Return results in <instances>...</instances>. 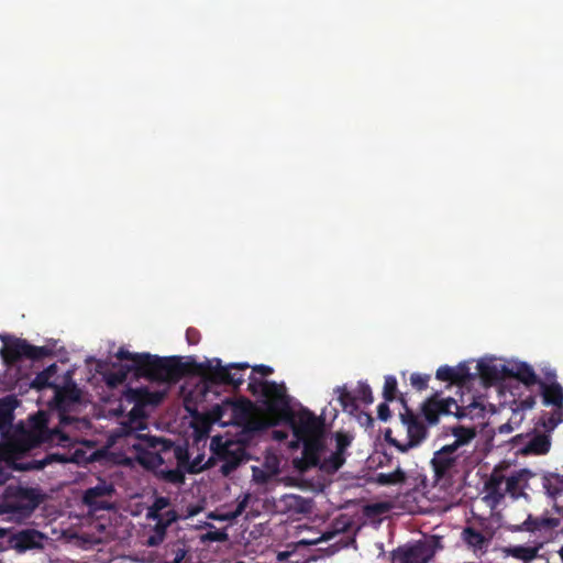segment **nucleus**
I'll return each instance as SVG.
<instances>
[{
	"mask_svg": "<svg viewBox=\"0 0 563 563\" xmlns=\"http://www.w3.org/2000/svg\"><path fill=\"white\" fill-rule=\"evenodd\" d=\"M19 401L14 396L0 399V432L4 440V451L11 468L19 472L40 471L52 462L55 455L46 454L37 460L26 455L33 449L53 444L60 432L48 428V417L44 411L30 416L27 424L22 421L13 426L14 410Z\"/></svg>",
	"mask_w": 563,
	"mask_h": 563,
	"instance_id": "obj_1",
	"label": "nucleus"
},
{
	"mask_svg": "<svg viewBox=\"0 0 563 563\" xmlns=\"http://www.w3.org/2000/svg\"><path fill=\"white\" fill-rule=\"evenodd\" d=\"M115 356L120 361H130L128 371H133L136 377L155 383L176 384L186 376H199L208 368V363H198L195 360L183 362L180 356L132 353L123 347L119 349Z\"/></svg>",
	"mask_w": 563,
	"mask_h": 563,
	"instance_id": "obj_2",
	"label": "nucleus"
},
{
	"mask_svg": "<svg viewBox=\"0 0 563 563\" xmlns=\"http://www.w3.org/2000/svg\"><path fill=\"white\" fill-rule=\"evenodd\" d=\"M288 421L291 423L294 435L302 443L305 463L307 466L316 467L325 450L324 418L302 408L296 415L292 412V418Z\"/></svg>",
	"mask_w": 563,
	"mask_h": 563,
	"instance_id": "obj_3",
	"label": "nucleus"
},
{
	"mask_svg": "<svg viewBox=\"0 0 563 563\" xmlns=\"http://www.w3.org/2000/svg\"><path fill=\"white\" fill-rule=\"evenodd\" d=\"M41 501L42 497L37 489L9 485L0 501V515H7L11 521L21 522L33 514Z\"/></svg>",
	"mask_w": 563,
	"mask_h": 563,
	"instance_id": "obj_4",
	"label": "nucleus"
},
{
	"mask_svg": "<svg viewBox=\"0 0 563 563\" xmlns=\"http://www.w3.org/2000/svg\"><path fill=\"white\" fill-rule=\"evenodd\" d=\"M399 401L404 407V411L399 413L400 421L406 428L407 439L399 441L393 437L391 429H386L384 433L385 441L395 446L399 452L406 453L409 450L419 446L428 437V427L420 419V417L413 412L407 405V400L402 395L399 397Z\"/></svg>",
	"mask_w": 563,
	"mask_h": 563,
	"instance_id": "obj_5",
	"label": "nucleus"
},
{
	"mask_svg": "<svg viewBox=\"0 0 563 563\" xmlns=\"http://www.w3.org/2000/svg\"><path fill=\"white\" fill-rule=\"evenodd\" d=\"M0 340L3 343L0 354L8 366H14L24 358L35 362L49 355L46 346L32 345L26 340L12 334H0Z\"/></svg>",
	"mask_w": 563,
	"mask_h": 563,
	"instance_id": "obj_6",
	"label": "nucleus"
},
{
	"mask_svg": "<svg viewBox=\"0 0 563 563\" xmlns=\"http://www.w3.org/2000/svg\"><path fill=\"white\" fill-rule=\"evenodd\" d=\"M210 451L216 461L222 462L220 472L223 476H229L243 462L247 460V454L243 444L239 441L224 440L221 435L211 438Z\"/></svg>",
	"mask_w": 563,
	"mask_h": 563,
	"instance_id": "obj_7",
	"label": "nucleus"
},
{
	"mask_svg": "<svg viewBox=\"0 0 563 563\" xmlns=\"http://www.w3.org/2000/svg\"><path fill=\"white\" fill-rule=\"evenodd\" d=\"M262 385L263 405L269 418L276 422L290 420L292 410L289 398L286 394V387L274 380L260 382Z\"/></svg>",
	"mask_w": 563,
	"mask_h": 563,
	"instance_id": "obj_8",
	"label": "nucleus"
},
{
	"mask_svg": "<svg viewBox=\"0 0 563 563\" xmlns=\"http://www.w3.org/2000/svg\"><path fill=\"white\" fill-rule=\"evenodd\" d=\"M203 363H208V368H205L199 376L205 382L213 385H230L235 389L244 383V376L232 371H246L250 367L247 363H229L223 366L220 358L207 360Z\"/></svg>",
	"mask_w": 563,
	"mask_h": 563,
	"instance_id": "obj_9",
	"label": "nucleus"
},
{
	"mask_svg": "<svg viewBox=\"0 0 563 563\" xmlns=\"http://www.w3.org/2000/svg\"><path fill=\"white\" fill-rule=\"evenodd\" d=\"M172 448L170 440L156 437H141L140 442L133 444V449L137 452V462L154 474L164 464L161 454L170 451Z\"/></svg>",
	"mask_w": 563,
	"mask_h": 563,
	"instance_id": "obj_10",
	"label": "nucleus"
},
{
	"mask_svg": "<svg viewBox=\"0 0 563 563\" xmlns=\"http://www.w3.org/2000/svg\"><path fill=\"white\" fill-rule=\"evenodd\" d=\"M421 413L429 426L437 424L441 416L454 415L459 419L467 416L466 408L461 407L454 398H440L439 393L421 404Z\"/></svg>",
	"mask_w": 563,
	"mask_h": 563,
	"instance_id": "obj_11",
	"label": "nucleus"
},
{
	"mask_svg": "<svg viewBox=\"0 0 563 563\" xmlns=\"http://www.w3.org/2000/svg\"><path fill=\"white\" fill-rule=\"evenodd\" d=\"M255 410L254 404L247 398L238 400L225 399L212 409L214 420L240 426Z\"/></svg>",
	"mask_w": 563,
	"mask_h": 563,
	"instance_id": "obj_12",
	"label": "nucleus"
},
{
	"mask_svg": "<svg viewBox=\"0 0 563 563\" xmlns=\"http://www.w3.org/2000/svg\"><path fill=\"white\" fill-rule=\"evenodd\" d=\"M48 537L36 529H22L8 536L9 547L19 553L43 550Z\"/></svg>",
	"mask_w": 563,
	"mask_h": 563,
	"instance_id": "obj_13",
	"label": "nucleus"
},
{
	"mask_svg": "<svg viewBox=\"0 0 563 563\" xmlns=\"http://www.w3.org/2000/svg\"><path fill=\"white\" fill-rule=\"evenodd\" d=\"M460 454L448 444L435 451L431 460V465L435 478H450L459 463Z\"/></svg>",
	"mask_w": 563,
	"mask_h": 563,
	"instance_id": "obj_14",
	"label": "nucleus"
},
{
	"mask_svg": "<svg viewBox=\"0 0 563 563\" xmlns=\"http://www.w3.org/2000/svg\"><path fill=\"white\" fill-rule=\"evenodd\" d=\"M114 493L115 488L112 483L100 479L96 486L85 490L82 501L93 510H109L112 508V505L103 498L112 497Z\"/></svg>",
	"mask_w": 563,
	"mask_h": 563,
	"instance_id": "obj_15",
	"label": "nucleus"
},
{
	"mask_svg": "<svg viewBox=\"0 0 563 563\" xmlns=\"http://www.w3.org/2000/svg\"><path fill=\"white\" fill-rule=\"evenodd\" d=\"M54 391L52 405L62 412L68 411L74 405L80 402L81 390L74 382L65 386L55 385Z\"/></svg>",
	"mask_w": 563,
	"mask_h": 563,
	"instance_id": "obj_16",
	"label": "nucleus"
},
{
	"mask_svg": "<svg viewBox=\"0 0 563 563\" xmlns=\"http://www.w3.org/2000/svg\"><path fill=\"white\" fill-rule=\"evenodd\" d=\"M433 551L424 542H417L406 548H400L395 553L394 563H428Z\"/></svg>",
	"mask_w": 563,
	"mask_h": 563,
	"instance_id": "obj_17",
	"label": "nucleus"
},
{
	"mask_svg": "<svg viewBox=\"0 0 563 563\" xmlns=\"http://www.w3.org/2000/svg\"><path fill=\"white\" fill-rule=\"evenodd\" d=\"M560 523L561 520L555 517H533L532 515H528L527 519L517 528V530L536 533L553 530L558 528Z\"/></svg>",
	"mask_w": 563,
	"mask_h": 563,
	"instance_id": "obj_18",
	"label": "nucleus"
},
{
	"mask_svg": "<svg viewBox=\"0 0 563 563\" xmlns=\"http://www.w3.org/2000/svg\"><path fill=\"white\" fill-rule=\"evenodd\" d=\"M533 477L530 470L522 468L509 477H505V495L509 494L514 498L522 495V490L528 486V482Z\"/></svg>",
	"mask_w": 563,
	"mask_h": 563,
	"instance_id": "obj_19",
	"label": "nucleus"
},
{
	"mask_svg": "<svg viewBox=\"0 0 563 563\" xmlns=\"http://www.w3.org/2000/svg\"><path fill=\"white\" fill-rule=\"evenodd\" d=\"M551 449V438L545 433L533 434L520 450L523 455H544Z\"/></svg>",
	"mask_w": 563,
	"mask_h": 563,
	"instance_id": "obj_20",
	"label": "nucleus"
},
{
	"mask_svg": "<svg viewBox=\"0 0 563 563\" xmlns=\"http://www.w3.org/2000/svg\"><path fill=\"white\" fill-rule=\"evenodd\" d=\"M539 384L544 405H553L555 407L563 406V387L559 383L548 385L540 382Z\"/></svg>",
	"mask_w": 563,
	"mask_h": 563,
	"instance_id": "obj_21",
	"label": "nucleus"
},
{
	"mask_svg": "<svg viewBox=\"0 0 563 563\" xmlns=\"http://www.w3.org/2000/svg\"><path fill=\"white\" fill-rule=\"evenodd\" d=\"M505 483V476L496 471H494L485 483V489L488 493V497L493 499L495 504H499L505 497V488H503V484Z\"/></svg>",
	"mask_w": 563,
	"mask_h": 563,
	"instance_id": "obj_22",
	"label": "nucleus"
},
{
	"mask_svg": "<svg viewBox=\"0 0 563 563\" xmlns=\"http://www.w3.org/2000/svg\"><path fill=\"white\" fill-rule=\"evenodd\" d=\"M278 422L275 420H267L261 417H257L253 413L249 416L246 420H244L239 427L242 428L243 433L247 435H253L256 432L264 431L269 427L276 426Z\"/></svg>",
	"mask_w": 563,
	"mask_h": 563,
	"instance_id": "obj_23",
	"label": "nucleus"
},
{
	"mask_svg": "<svg viewBox=\"0 0 563 563\" xmlns=\"http://www.w3.org/2000/svg\"><path fill=\"white\" fill-rule=\"evenodd\" d=\"M510 376L515 377L526 386H532L540 383L534 369L527 363H518L510 371Z\"/></svg>",
	"mask_w": 563,
	"mask_h": 563,
	"instance_id": "obj_24",
	"label": "nucleus"
},
{
	"mask_svg": "<svg viewBox=\"0 0 563 563\" xmlns=\"http://www.w3.org/2000/svg\"><path fill=\"white\" fill-rule=\"evenodd\" d=\"M451 433L454 435L455 440L448 445L452 446L456 452L461 446L468 444L476 437L475 428L460 424L452 427Z\"/></svg>",
	"mask_w": 563,
	"mask_h": 563,
	"instance_id": "obj_25",
	"label": "nucleus"
},
{
	"mask_svg": "<svg viewBox=\"0 0 563 563\" xmlns=\"http://www.w3.org/2000/svg\"><path fill=\"white\" fill-rule=\"evenodd\" d=\"M477 372L485 385H493L501 378V372L498 366L492 362H478Z\"/></svg>",
	"mask_w": 563,
	"mask_h": 563,
	"instance_id": "obj_26",
	"label": "nucleus"
},
{
	"mask_svg": "<svg viewBox=\"0 0 563 563\" xmlns=\"http://www.w3.org/2000/svg\"><path fill=\"white\" fill-rule=\"evenodd\" d=\"M542 487L547 495L556 498L563 493V476L555 473H547L542 477Z\"/></svg>",
	"mask_w": 563,
	"mask_h": 563,
	"instance_id": "obj_27",
	"label": "nucleus"
},
{
	"mask_svg": "<svg viewBox=\"0 0 563 563\" xmlns=\"http://www.w3.org/2000/svg\"><path fill=\"white\" fill-rule=\"evenodd\" d=\"M129 398L136 405H155L159 401L161 396L156 393H151L146 388H136L129 390Z\"/></svg>",
	"mask_w": 563,
	"mask_h": 563,
	"instance_id": "obj_28",
	"label": "nucleus"
},
{
	"mask_svg": "<svg viewBox=\"0 0 563 563\" xmlns=\"http://www.w3.org/2000/svg\"><path fill=\"white\" fill-rule=\"evenodd\" d=\"M407 475L404 470L397 467L391 473H378L375 477V483L382 486H393L404 484Z\"/></svg>",
	"mask_w": 563,
	"mask_h": 563,
	"instance_id": "obj_29",
	"label": "nucleus"
},
{
	"mask_svg": "<svg viewBox=\"0 0 563 563\" xmlns=\"http://www.w3.org/2000/svg\"><path fill=\"white\" fill-rule=\"evenodd\" d=\"M57 373V365L52 364L47 366L44 371L36 374L35 378L32 382V386L38 390L44 388L53 387L54 384L51 382V378L55 376Z\"/></svg>",
	"mask_w": 563,
	"mask_h": 563,
	"instance_id": "obj_30",
	"label": "nucleus"
},
{
	"mask_svg": "<svg viewBox=\"0 0 563 563\" xmlns=\"http://www.w3.org/2000/svg\"><path fill=\"white\" fill-rule=\"evenodd\" d=\"M345 463V455H341L338 452H332L328 457L319 461L317 466L328 474L338 472Z\"/></svg>",
	"mask_w": 563,
	"mask_h": 563,
	"instance_id": "obj_31",
	"label": "nucleus"
},
{
	"mask_svg": "<svg viewBox=\"0 0 563 563\" xmlns=\"http://www.w3.org/2000/svg\"><path fill=\"white\" fill-rule=\"evenodd\" d=\"M463 540L475 551L482 550L486 543L484 534L472 527H466L463 530Z\"/></svg>",
	"mask_w": 563,
	"mask_h": 563,
	"instance_id": "obj_32",
	"label": "nucleus"
},
{
	"mask_svg": "<svg viewBox=\"0 0 563 563\" xmlns=\"http://www.w3.org/2000/svg\"><path fill=\"white\" fill-rule=\"evenodd\" d=\"M155 476L166 483L170 484H183L185 482V474L180 468L167 470L163 466L156 471Z\"/></svg>",
	"mask_w": 563,
	"mask_h": 563,
	"instance_id": "obj_33",
	"label": "nucleus"
},
{
	"mask_svg": "<svg viewBox=\"0 0 563 563\" xmlns=\"http://www.w3.org/2000/svg\"><path fill=\"white\" fill-rule=\"evenodd\" d=\"M335 393L344 411L354 412L358 409L356 396H353L345 386L336 387Z\"/></svg>",
	"mask_w": 563,
	"mask_h": 563,
	"instance_id": "obj_34",
	"label": "nucleus"
},
{
	"mask_svg": "<svg viewBox=\"0 0 563 563\" xmlns=\"http://www.w3.org/2000/svg\"><path fill=\"white\" fill-rule=\"evenodd\" d=\"M561 422H563V406L556 407L548 417L541 418V424L548 432L553 431Z\"/></svg>",
	"mask_w": 563,
	"mask_h": 563,
	"instance_id": "obj_35",
	"label": "nucleus"
},
{
	"mask_svg": "<svg viewBox=\"0 0 563 563\" xmlns=\"http://www.w3.org/2000/svg\"><path fill=\"white\" fill-rule=\"evenodd\" d=\"M165 519L161 517L159 519H156V523L154 526V531L156 534H159L162 537H165L167 528L177 520V514L175 510H168L165 514Z\"/></svg>",
	"mask_w": 563,
	"mask_h": 563,
	"instance_id": "obj_36",
	"label": "nucleus"
},
{
	"mask_svg": "<svg viewBox=\"0 0 563 563\" xmlns=\"http://www.w3.org/2000/svg\"><path fill=\"white\" fill-rule=\"evenodd\" d=\"M169 505V499L167 497H156L153 505L148 508L146 517L152 520L159 519L163 517L162 510L165 509Z\"/></svg>",
	"mask_w": 563,
	"mask_h": 563,
	"instance_id": "obj_37",
	"label": "nucleus"
},
{
	"mask_svg": "<svg viewBox=\"0 0 563 563\" xmlns=\"http://www.w3.org/2000/svg\"><path fill=\"white\" fill-rule=\"evenodd\" d=\"M335 452L345 455L346 449L352 444L354 437L349 432L339 431L334 434Z\"/></svg>",
	"mask_w": 563,
	"mask_h": 563,
	"instance_id": "obj_38",
	"label": "nucleus"
},
{
	"mask_svg": "<svg viewBox=\"0 0 563 563\" xmlns=\"http://www.w3.org/2000/svg\"><path fill=\"white\" fill-rule=\"evenodd\" d=\"M397 379L393 375H387L385 377L384 388H383V397L386 401H394L397 395Z\"/></svg>",
	"mask_w": 563,
	"mask_h": 563,
	"instance_id": "obj_39",
	"label": "nucleus"
},
{
	"mask_svg": "<svg viewBox=\"0 0 563 563\" xmlns=\"http://www.w3.org/2000/svg\"><path fill=\"white\" fill-rule=\"evenodd\" d=\"M454 372V384L464 385L473 379V375L470 373V368L465 363H460L456 367H453Z\"/></svg>",
	"mask_w": 563,
	"mask_h": 563,
	"instance_id": "obj_40",
	"label": "nucleus"
},
{
	"mask_svg": "<svg viewBox=\"0 0 563 563\" xmlns=\"http://www.w3.org/2000/svg\"><path fill=\"white\" fill-rule=\"evenodd\" d=\"M203 460L202 455H198L192 462H188L187 472L190 474H197L206 468L212 467L214 465L213 463V455L209 457V460L206 462L205 465H201V461Z\"/></svg>",
	"mask_w": 563,
	"mask_h": 563,
	"instance_id": "obj_41",
	"label": "nucleus"
},
{
	"mask_svg": "<svg viewBox=\"0 0 563 563\" xmlns=\"http://www.w3.org/2000/svg\"><path fill=\"white\" fill-rule=\"evenodd\" d=\"M430 377L428 374L413 373L410 376V384L416 390L422 391L428 388Z\"/></svg>",
	"mask_w": 563,
	"mask_h": 563,
	"instance_id": "obj_42",
	"label": "nucleus"
},
{
	"mask_svg": "<svg viewBox=\"0 0 563 563\" xmlns=\"http://www.w3.org/2000/svg\"><path fill=\"white\" fill-rule=\"evenodd\" d=\"M356 399L361 400L366 405H369L374 401L373 393L369 385L364 383L358 385Z\"/></svg>",
	"mask_w": 563,
	"mask_h": 563,
	"instance_id": "obj_43",
	"label": "nucleus"
},
{
	"mask_svg": "<svg viewBox=\"0 0 563 563\" xmlns=\"http://www.w3.org/2000/svg\"><path fill=\"white\" fill-rule=\"evenodd\" d=\"M249 500H250V495L245 494L242 499L238 500V505H236L235 509L232 512L227 514L224 518L230 519V520L236 519L246 509V507L249 505Z\"/></svg>",
	"mask_w": 563,
	"mask_h": 563,
	"instance_id": "obj_44",
	"label": "nucleus"
},
{
	"mask_svg": "<svg viewBox=\"0 0 563 563\" xmlns=\"http://www.w3.org/2000/svg\"><path fill=\"white\" fill-rule=\"evenodd\" d=\"M435 377L442 382H450L454 384V372L453 367L444 365L437 369Z\"/></svg>",
	"mask_w": 563,
	"mask_h": 563,
	"instance_id": "obj_45",
	"label": "nucleus"
},
{
	"mask_svg": "<svg viewBox=\"0 0 563 563\" xmlns=\"http://www.w3.org/2000/svg\"><path fill=\"white\" fill-rule=\"evenodd\" d=\"M170 451L174 452V456L177 460L179 466H184V465L188 464L189 453H188L187 449L173 444V448L170 449Z\"/></svg>",
	"mask_w": 563,
	"mask_h": 563,
	"instance_id": "obj_46",
	"label": "nucleus"
},
{
	"mask_svg": "<svg viewBox=\"0 0 563 563\" xmlns=\"http://www.w3.org/2000/svg\"><path fill=\"white\" fill-rule=\"evenodd\" d=\"M534 552L533 549L526 547H516L511 551L512 555L520 560H531L534 556Z\"/></svg>",
	"mask_w": 563,
	"mask_h": 563,
	"instance_id": "obj_47",
	"label": "nucleus"
},
{
	"mask_svg": "<svg viewBox=\"0 0 563 563\" xmlns=\"http://www.w3.org/2000/svg\"><path fill=\"white\" fill-rule=\"evenodd\" d=\"M128 366H129V365H126V366H125V367H126V369H125V371H120V372H118V373L109 374V375L107 376V383H108V385H110V386H115V385H118V384L123 383V382L125 380V378H126V374H128V372H129V371H128Z\"/></svg>",
	"mask_w": 563,
	"mask_h": 563,
	"instance_id": "obj_48",
	"label": "nucleus"
},
{
	"mask_svg": "<svg viewBox=\"0 0 563 563\" xmlns=\"http://www.w3.org/2000/svg\"><path fill=\"white\" fill-rule=\"evenodd\" d=\"M388 401L382 402L377 407V417L382 421H387L391 417L390 408L387 404Z\"/></svg>",
	"mask_w": 563,
	"mask_h": 563,
	"instance_id": "obj_49",
	"label": "nucleus"
},
{
	"mask_svg": "<svg viewBox=\"0 0 563 563\" xmlns=\"http://www.w3.org/2000/svg\"><path fill=\"white\" fill-rule=\"evenodd\" d=\"M206 539L209 541L224 542L228 540V533L223 530L209 531L206 534Z\"/></svg>",
	"mask_w": 563,
	"mask_h": 563,
	"instance_id": "obj_50",
	"label": "nucleus"
},
{
	"mask_svg": "<svg viewBox=\"0 0 563 563\" xmlns=\"http://www.w3.org/2000/svg\"><path fill=\"white\" fill-rule=\"evenodd\" d=\"M186 340L190 345L198 344L200 341V332L195 328H188L186 331Z\"/></svg>",
	"mask_w": 563,
	"mask_h": 563,
	"instance_id": "obj_51",
	"label": "nucleus"
},
{
	"mask_svg": "<svg viewBox=\"0 0 563 563\" xmlns=\"http://www.w3.org/2000/svg\"><path fill=\"white\" fill-rule=\"evenodd\" d=\"M260 379H256L253 376H250L249 390L252 395H257L260 390L262 391V385L260 384Z\"/></svg>",
	"mask_w": 563,
	"mask_h": 563,
	"instance_id": "obj_52",
	"label": "nucleus"
},
{
	"mask_svg": "<svg viewBox=\"0 0 563 563\" xmlns=\"http://www.w3.org/2000/svg\"><path fill=\"white\" fill-rule=\"evenodd\" d=\"M252 369L254 373H258L263 376H268L274 372V369L271 366L264 364L255 365L252 367Z\"/></svg>",
	"mask_w": 563,
	"mask_h": 563,
	"instance_id": "obj_53",
	"label": "nucleus"
},
{
	"mask_svg": "<svg viewBox=\"0 0 563 563\" xmlns=\"http://www.w3.org/2000/svg\"><path fill=\"white\" fill-rule=\"evenodd\" d=\"M165 537H162L159 534H156L155 536H151L147 540V544L151 545V547H156L158 545L159 543L163 542Z\"/></svg>",
	"mask_w": 563,
	"mask_h": 563,
	"instance_id": "obj_54",
	"label": "nucleus"
},
{
	"mask_svg": "<svg viewBox=\"0 0 563 563\" xmlns=\"http://www.w3.org/2000/svg\"><path fill=\"white\" fill-rule=\"evenodd\" d=\"M536 404V399L532 396L527 397L525 400L521 401V407L523 409H531Z\"/></svg>",
	"mask_w": 563,
	"mask_h": 563,
	"instance_id": "obj_55",
	"label": "nucleus"
},
{
	"mask_svg": "<svg viewBox=\"0 0 563 563\" xmlns=\"http://www.w3.org/2000/svg\"><path fill=\"white\" fill-rule=\"evenodd\" d=\"M514 430L512 426L507 422L498 427V433L499 434H508Z\"/></svg>",
	"mask_w": 563,
	"mask_h": 563,
	"instance_id": "obj_56",
	"label": "nucleus"
},
{
	"mask_svg": "<svg viewBox=\"0 0 563 563\" xmlns=\"http://www.w3.org/2000/svg\"><path fill=\"white\" fill-rule=\"evenodd\" d=\"M9 478V471L0 465V485H3Z\"/></svg>",
	"mask_w": 563,
	"mask_h": 563,
	"instance_id": "obj_57",
	"label": "nucleus"
},
{
	"mask_svg": "<svg viewBox=\"0 0 563 563\" xmlns=\"http://www.w3.org/2000/svg\"><path fill=\"white\" fill-rule=\"evenodd\" d=\"M8 534V531L5 529L0 528V539L4 538Z\"/></svg>",
	"mask_w": 563,
	"mask_h": 563,
	"instance_id": "obj_58",
	"label": "nucleus"
},
{
	"mask_svg": "<svg viewBox=\"0 0 563 563\" xmlns=\"http://www.w3.org/2000/svg\"><path fill=\"white\" fill-rule=\"evenodd\" d=\"M523 437H525L523 434H518V435H516V437L514 438V442H517L518 440L523 439ZM526 437H529V434H527Z\"/></svg>",
	"mask_w": 563,
	"mask_h": 563,
	"instance_id": "obj_59",
	"label": "nucleus"
},
{
	"mask_svg": "<svg viewBox=\"0 0 563 563\" xmlns=\"http://www.w3.org/2000/svg\"><path fill=\"white\" fill-rule=\"evenodd\" d=\"M559 555L563 562V545L561 547V549L559 550Z\"/></svg>",
	"mask_w": 563,
	"mask_h": 563,
	"instance_id": "obj_60",
	"label": "nucleus"
}]
</instances>
